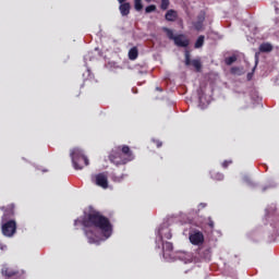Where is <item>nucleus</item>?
Wrapping results in <instances>:
<instances>
[{"instance_id":"a211bd4d","label":"nucleus","mask_w":279,"mask_h":279,"mask_svg":"<svg viewBox=\"0 0 279 279\" xmlns=\"http://www.w3.org/2000/svg\"><path fill=\"white\" fill-rule=\"evenodd\" d=\"M138 58V48L133 47L129 50V60H136Z\"/></svg>"},{"instance_id":"a19ab883","label":"nucleus","mask_w":279,"mask_h":279,"mask_svg":"<svg viewBox=\"0 0 279 279\" xmlns=\"http://www.w3.org/2000/svg\"><path fill=\"white\" fill-rule=\"evenodd\" d=\"M1 210H5V207H1Z\"/></svg>"},{"instance_id":"cd10ccee","label":"nucleus","mask_w":279,"mask_h":279,"mask_svg":"<svg viewBox=\"0 0 279 279\" xmlns=\"http://www.w3.org/2000/svg\"><path fill=\"white\" fill-rule=\"evenodd\" d=\"M211 178H214V180H223V173L217 172L215 174H211Z\"/></svg>"},{"instance_id":"5701e85b","label":"nucleus","mask_w":279,"mask_h":279,"mask_svg":"<svg viewBox=\"0 0 279 279\" xmlns=\"http://www.w3.org/2000/svg\"><path fill=\"white\" fill-rule=\"evenodd\" d=\"M194 69H196V71H201L202 70V61L197 60V59H194L192 60V63H191Z\"/></svg>"},{"instance_id":"1a4fd4ad","label":"nucleus","mask_w":279,"mask_h":279,"mask_svg":"<svg viewBox=\"0 0 279 279\" xmlns=\"http://www.w3.org/2000/svg\"><path fill=\"white\" fill-rule=\"evenodd\" d=\"M173 43L177 47L186 48L191 41L184 35H177Z\"/></svg>"},{"instance_id":"7ed1b4c3","label":"nucleus","mask_w":279,"mask_h":279,"mask_svg":"<svg viewBox=\"0 0 279 279\" xmlns=\"http://www.w3.org/2000/svg\"><path fill=\"white\" fill-rule=\"evenodd\" d=\"M162 252L165 260H175V258H182L185 263H191L193 260V256L191 254H186L184 257L175 255L173 246L171 245L162 246Z\"/></svg>"},{"instance_id":"ddd939ff","label":"nucleus","mask_w":279,"mask_h":279,"mask_svg":"<svg viewBox=\"0 0 279 279\" xmlns=\"http://www.w3.org/2000/svg\"><path fill=\"white\" fill-rule=\"evenodd\" d=\"M122 151V156H124V158L126 159V162H132V160H134V153H132V150L130 149V146L124 145L121 148Z\"/></svg>"},{"instance_id":"58836bf2","label":"nucleus","mask_w":279,"mask_h":279,"mask_svg":"<svg viewBox=\"0 0 279 279\" xmlns=\"http://www.w3.org/2000/svg\"><path fill=\"white\" fill-rule=\"evenodd\" d=\"M5 247H7V246H1V247H0V250H2V251H3V250H5Z\"/></svg>"},{"instance_id":"37998d69","label":"nucleus","mask_w":279,"mask_h":279,"mask_svg":"<svg viewBox=\"0 0 279 279\" xmlns=\"http://www.w3.org/2000/svg\"><path fill=\"white\" fill-rule=\"evenodd\" d=\"M148 3H149V1H151V0H146Z\"/></svg>"},{"instance_id":"79ce46f5","label":"nucleus","mask_w":279,"mask_h":279,"mask_svg":"<svg viewBox=\"0 0 279 279\" xmlns=\"http://www.w3.org/2000/svg\"><path fill=\"white\" fill-rule=\"evenodd\" d=\"M263 191H267V187H264Z\"/></svg>"},{"instance_id":"a878e982","label":"nucleus","mask_w":279,"mask_h":279,"mask_svg":"<svg viewBox=\"0 0 279 279\" xmlns=\"http://www.w3.org/2000/svg\"><path fill=\"white\" fill-rule=\"evenodd\" d=\"M145 12H146V14H150V12H156V5L150 4V5L146 7Z\"/></svg>"},{"instance_id":"39448f33","label":"nucleus","mask_w":279,"mask_h":279,"mask_svg":"<svg viewBox=\"0 0 279 279\" xmlns=\"http://www.w3.org/2000/svg\"><path fill=\"white\" fill-rule=\"evenodd\" d=\"M159 239L161 240V245H172L171 242L165 241V239H171V229H169L168 223H163L158 229Z\"/></svg>"},{"instance_id":"c85d7f7f","label":"nucleus","mask_w":279,"mask_h":279,"mask_svg":"<svg viewBox=\"0 0 279 279\" xmlns=\"http://www.w3.org/2000/svg\"><path fill=\"white\" fill-rule=\"evenodd\" d=\"M169 8V0H161V10H167Z\"/></svg>"},{"instance_id":"6ab92c4d","label":"nucleus","mask_w":279,"mask_h":279,"mask_svg":"<svg viewBox=\"0 0 279 279\" xmlns=\"http://www.w3.org/2000/svg\"><path fill=\"white\" fill-rule=\"evenodd\" d=\"M204 40H205L204 35H201V36L197 38V40H196V43H195V45H194L195 49H202V47H204Z\"/></svg>"},{"instance_id":"aec40b11","label":"nucleus","mask_w":279,"mask_h":279,"mask_svg":"<svg viewBox=\"0 0 279 279\" xmlns=\"http://www.w3.org/2000/svg\"><path fill=\"white\" fill-rule=\"evenodd\" d=\"M125 178H128V174H121V175L112 174L111 175V180L113 182H123V180H125Z\"/></svg>"},{"instance_id":"412c9836","label":"nucleus","mask_w":279,"mask_h":279,"mask_svg":"<svg viewBox=\"0 0 279 279\" xmlns=\"http://www.w3.org/2000/svg\"><path fill=\"white\" fill-rule=\"evenodd\" d=\"M134 9L136 12H141L143 10V0H134Z\"/></svg>"},{"instance_id":"c9c22d12","label":"nucleus","mask_w":279,"mask_h":279,"mask_svg":"<svg viewBox=\"0 0 279 279\" xmlns=\"http://www.w3.org/2000/svg\"><path fill=\"white\" fill-rule=\"evenodd\" d=\"M231 72L236 73V68H232Z\"/></svg>"},{"instance_id":"bb28decb","label":"nucleus","mask_w":279,"mask_h":279,"mask_svg":"<svg viewBox=\"0 0 279 279\" xmlns=\"http://www.w3.org/2000/svg\"><path fill=\"white\" fill-rule=\"evenodd\" d=\"M193 61H191V54L189 53V51L185 52V65L186 66H191Z\"/></svg>"},{"instance_id":"7c9ffc66","label":"nucleus","mask_w":279,"mask_h":279,"mask_svg":"<svg viewBox=\"0 0 279 279\" xmlns=\"http://www.w3.org/2000/svg\"><path fill=\"white\" fill-rule=\"evenodd\" d=\"M228 165H232V161L231 160L230 161L226 160V161L222 162V167L225 169H227Z\"/></svg>"},{"instance_id":"72a5a7b5","label":"nucleus","mask_w":279,"mask_h":279,"mask_svg":"<svg viewBox=\"0 0 279 279\" xmlns=\"http://www.w3.org/2000/svg\"><path fill=\"white\" fill-rule=\"evenodd\" d=\"M244 181H246L247 182V184H250L251 182H250V178H247V177H244Z\"/></svg>"},{"instance_id":"f257e3e1","label":"nucleus","mask_w":279,"mask_h":279,"mask_svg":"<svg viewBox=\"0 0 279 279\" xmlns=\"http://www.w3.org/2000/svg\"><path fill=\"white\" fill-rule=\"evenodd\" d=\"M74 226H83L84 233L90 244L106 241L112 235L110 220L100 215L99 211L89 213L83 220L76 219Z\"/></svg>"},{"instance_id":"4c0bfd02","label":"nucleus","mask_w":279,"mask_h":279,"mask_svg":"<svg viewBox=\"0 0 279 279\" xmlns=\"http://www.w3.org/2000/svg\"><path fill=\"white\" fill-rule=\"evenodd\" d=\"M118 1H119V3L123 4V1H125V0H118Z\"/></svg>"},{"instance_id":"b1692460","label":"nucleus","mask_w":279,"mask_h":279,"mask_svg":"<svg viewBox=\"0 0 279 279\" xmlns=\"http://www.w3.org/2000/svg\"><path fill=\"white\" fill-rule=\"evenodd\" d=\"M204 101V97H199V104H198V108H201V110H206V108H208V102H203Z\"/></svg>"},{"instance_id":"2eb2a0df","label":"nucleus","mask_w":279,"mask_h":279,"mask_svg":"<svg viewBox=\"0 0 279 279\" xmlns=\"http://www.w3.org/2000/svg\"><path fill=\"white\" fill-rule=\"evenodd\" d=\"M130 8H131V5L129 2H124V3L120 4V7H119L120 14L122 16H128V14H130Z\"/></svg>"},{"instance_id":"9b49d317","label":"nucleus","mask_w":279,"mask_h":279,"mask_svg":"<svg viewBox=\"0 0 279 279\" xmlns=\"http://www.w3.org/2000/svg\"><path fill=\"white\" fill-rule=\"evenodd\" d=\"M19 274L17 270H14L12 268H9L8 265H3L2 269H1V275L4 277V278H14V276H16Z\"/></svg>"},{"instance_id":"4be33fe9","label":"nucleus","mask_w":279,"mask_h":279,"mask_svg":"<svg viewBox=\"0 0 279 279\" xmlns=\"http://www.w3.org/2000/svg\"><path fill=\"white\" fill-rule=\"evenodd\" d=\"M163 32H166L168 38L170 40H175V35H173V31H171L170 28L163 27Z\"/></svg>"},{"instance_id":"393cba45","label":"nucleus","mask_w":279,"mask_h":279,"mask_svg":"<svg viewBox=\"0 0 279 279\" xmlns=\"http://www.w3.org/2000/svg\"><path fill=\"white\" fill-rule=\"evenodd\" d=\"M236 60V56L229 57L225 60L226 64L230 66L231 64H234V61Z\"/></svg>"},{"instance_id":"423d86ee","label":"nucleus","mask_w":279,"mask_h":279,"mask_svg":"<svg viewBox=\"0 0 279 279\" xmlns=\"http://www.w3.org/2000/svg\"><path fill=\"white\" fill-rule=\"evenodd\" d=\"M109 160L110 162L116 165V167H119L121 165H128V160L124 158L123 154L120 151L112 150L111 154L109 155Z\"/></svg>"},{"instance_id":"9d476101","label":"nucleus","mask_w":279,"mask_h":279,"mask_svg":"<svg viewBox=\"0 0 279 279\" xmlns=\"http://www.w3.org/2000/svg\"><path fill=\"white\" fill-rule=\"evenodd\" d=\"M204 21H206V13L201 12L197 15V20L193 23V26L196 29V32L202 31V28L204 27Z\"/></svg>"},{"instance_id":"0eeeda50","label":"nucleus","mask_w":279,"mask_h":279,"mask_svg":"<svg viewBox=\"0 0 279 279\" xmlns=\"http://www.w3.org/2000/svg\"><path fill=\"white\" fill-rule=\"evenodd\" d=\"M190 242L192 243V245H199L204 243V233H202L201 231H194L190 234Z\"/></svg>"},{"instance_id":"20e7f679","label":"nucleus","mask_w":279,"mask_h":279,"mask_svg":"<svg viewBox=\"0 0 279 279\" xmlns=\"http://www.w3.org/2000/svg\"><path fill=\"white\" fill-rule=\"evenodd\" d=\"M1 232L3 236L12 239L16 234V220H1Z\"/></svg>"},{"instance_id":"473e14b6","label":"nucleus","mask_w":279,"mask_h":279,"mask_svg":"<svg viewBox=\"0 0 279 279\" xmlns=\"http://www.w3.org/2000/svg\"><path fill=\"white\" fill-rule=\"evenodd\" d=\"M255 64H258V52L255 53Z\"/></svg>"},{"instance_id":"dca6fc26","label":"nucleus","mask_w":279,"mask_h":279,"mask_svg":"<svg viewBox=\"0 0 279 279\" xmlns=\"http://www.w3.org/2000/svg\"><path fill=\"white\" fill-rule=\"evenodd\" d=\"M274 50V46H271V44L269 43H264L259 46V51H262V53H269V51Z\"/></svg>"},{"instance_id":"ea45409f","label":"nucleus","mask_w":279,"mask_h":279,"mask_svg":"<svg viewBox=\"0 0 279 279\" xmlns=\"http://www.w3.org/2000/svg\"><path fill=\"white\" fill-rule=\"evenodd\" d=\"M276 13L279 14V9H276Z\"/></svg>"},{"instance_id":"f8f14e48","label":"nucleus","mask_w":279,"mask_h":279,"mask_svg":"<svg viewBox=\"0 0 279 279\" xmlns=\"http://www.w3.org/2000/svg\"><path fill=\"white\" fill-rule=\"evenodd\" d=\"M14 217V205H9L7 209H4V214L1 217V221H10Z\"/></svg>"},{"instance_id":"f704fd0d","label":"nucleus","mask_w":279,"mask_h":279,"mask_svg":"<svg viewBox=\"0 0 279 279\" xmlns=\"http://www.w3.org/2000/svg\"><path fill=\"white\" fill-rule=\"evenodd\" d=\"M199 207H201V208H206V204L201 203V204H199Z\"/></svg>"},{"instance_id":"e433bc0d","label":"nucleus","mask_w":279,"mask_h":279,"mask_svg":"<svg viewBox=\"0 0 279 279\" xmlns=\"http://www.w3.org/2000/svg\"><path fill=\"white\" fill-rule=\"evenodd\" d=\"M156 90H159L160 93H162V88L160 87H156Z\"/></svg>"},{"instance_id":"2f4dec72","label":"nucleus","mask_w":279,"mask_h":279,"mask_svg":"<svg viewBox=\"0 0 279 279\" xmlns=\"http://www.w3.org/2000/svg\"><path fill=\"white\" fill-rule=\"evenodd\" d=\"M155 143H156L157 147H159V148L162 147V142L156 141Z\"/></svg>"},{"instance_id":"c756f323","label":"nucleus","mask_w":279,"mask_h":279,"mask_svg":"<svg viewBox=\"0 0 279 279\" xmlns=\"http://www.w3.org/2000/svg\"><path fill=\"white\" fill-rule=\"evenodd\" d=\"M208 226H209V228H215V221H213V218H208Z\"/></svg>"},{"instance_id":"4468645a","label":"nucleus","mask_w":279,"mask_h":279,"mask_svg":"<svg viewBox=\"0 0 279 279\" xmlns=\"http://www.w3.org/2000/svg\"><path fill=\"white\" fill-rule=\"evenodd\" d=\"M197 252L201 258H205V260H210V248H208V246H198Z\"/></svg>"},{"instance_id":"f03ea898","label":"nucleus","mask_w":279,"mask_h":279,"mask_svg":"<svg viewBox=\"0 0 279 279\" xmlns=\"http://www.w3.org/2000/svg\"><path fill=\"white\" fill-rule=\"evenodd\" d=\"M70 156H71L73 168L76 171H81V169H84V167H88L89 165L88 157L84 155V150L80 148H74L71 150Z\"/></svg>"},{"instance_id":"f3484780","label":"nucleus","mask_w":279,"mask_h":279,"mask_svg":"<svg viewBox=\"0 0 279 279\" xmlns=\"http://www.w3.org/2000/svg\"><path fill=\"white\" fill-rule=\"evenodd\" d=\"M175 19H178V12H175L173 10H169L166 13V21L173 22V21H175Z\"/></svg>"},{"instance_id":"6e6552de","label":"nucleus","mask_w":279,"mask_h":279,"mask_svg":"<svg viewBox=\"0 0 279 279\" xmlns=\"http://www.w3.org/2000/svg\"><path fill=\"white\" fill-rule=\"evenodd\" d=\"M95 184L101 189H108V177L104 173H98L95 175Z\"/></svg>"}]
</instances>
